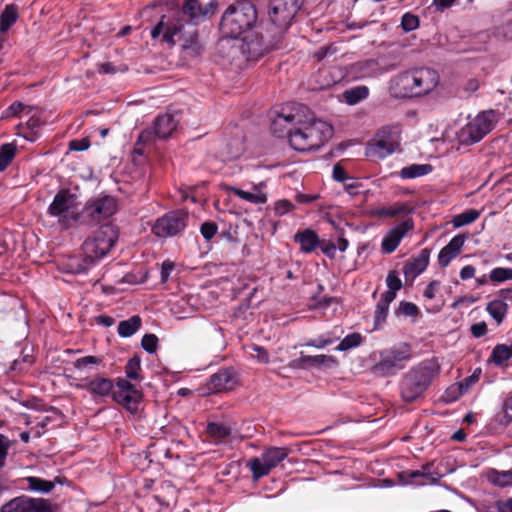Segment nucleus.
I'll list each match as a JSON object with an SVG mask.
<instances>
[{"mask_svg":"<svg viewBox=\"0 0 512 512\" xmlns=\"http://www.w3.org/2000/svg\"><path fill=\"white\" fill-rule=\"evenodd\" d=\"M217 4V0H187L182 9L172 8L161 16L151 30V37L169 47L180 43L189 55H198L200 45L195 24L214 14Z\"/></svg>","mask_w":512,"mask_h":512,"instance_id":"obj_1","label":"nucleus"},{"mask_svg":"<svg viewBox=\"0 0 512 512\" xmlns=\"http://www.w3.org/2000/svg\"><path fill=\"white\" fill-rule=\"evenodd\" d=\"M256 21L257 11L250 1L237 2L224 12L220 30L224 37L230 38L223 43L229 45L233 58L240 54L245 61H256L269 50L252 32Z\"/></svg>","mask_w":512,"mask_h":512,"instance_id":"obj_2","label":"nucleus"},{"mask_svg":"<svg viewBox=\"0 0 512 512\" xmlns=\"http://www.w3.org/2000/svg\"><path fill=\"white\" fill-rule=\"evenodd\" d=\"M117 240L118 230L112 225H104L94 231L82 244V258H70L68 265L71 272L88 271L110 253Z\"/></svg>","mask_w":512,"mask_h":512,"instance_id":"obj_3","label":"nucleus"},{"mask_svg":"<svg viewBox=\"0 0 512 512\" xmlns=\"http://www.w3.org/2000/svg\"><path fill=\"white\" fill-rule=\"evenodd\" d=\"M439 84V74L431 68H418L395 76L390 91L395 97H420L432 92Z\"/></svg>","mask_w":512,"mask_h":512,"instance_id":"obj_4","label":"nucleus"},{"mask_svg":"<svg viewBox=\"0 0 512 512\" xmlns=\"http://www.w3.org/2000/svg\"><path fill=\"white\" fill-rule=\"evenodd\" d=\"M307 112L308 108L304 105L289 104L283 107L273 122L274 130L276 131L277 127L285 128L291 147L301 152L315 149L309 140V132L305 125Z\"/></svg>","mask_w":512,"mask_h":512,"instance_id":"obj_5","label":"nucleus"},{"mask_svg":"<svg viewBox=\"0 0 512 512\" xmlns=\"http://www.w3.org/2000/svg\"><path fill=\"white\" fill-rule=\"evenodd\" d=\"M401 144V129L397 125L385 126L379 129L367 143L365 154L374 160H382L399 151Z\"/></svg>","mask_w":512,"mask_h":512,"instance_id":"obj_6","label":"nucleus"},{"mask_svg":"<svg viewBox=\"0 0 512 512\" xmlns=\"http://www.w3.org/2000/svg\"><path fill=\"white\" fill-rule=\"evenodd\" d=\"M433 373V369L428 365H419L410 370L400 384L403 400L406 402L416 400L429 386Z\"/></svg>","mask_w":512,"mask_h":512,"instance_id":"obj_7","label":"nucleus"},{"mask_svg":"<svg viewBox=\"0 0 512 512\" xmlns=\"http://www.w3.org/2000/svg\"><path fill=\"white\" fill-rule=\"evenodd\" d=\"M411 358L410 346L400 343L381 352L380 360L374 365L373 372L379 376L394 375L405 367V363Z\"/></svg>","mask_w":512,"mask_h":512,"instance_id":"obj_8","label":"nucleus"},{"mask_svg":"<svg viewBox=\"0 0 512 512\" xmlns=\"http://www.w3.org/2000/svg\"><path fill=\"white\" fill-rule=\"evenodd\" d=\"M495 115L493 111H483L475 117L469 118L458 133V140L465 145H472L479 142L494 127Z\"/></svg>","mask_w":512,"mask_h":512,"instance_id":"obj_9","label":"nucleus"},{"mask_svg":"<svg viewBox=\"0 0 512 512\" xmlns=\"http://www.w3.org/2000/svg\"><path fill=\"white\" fill-rule=\"evenodd\" d=\"M77 197L68 190H60L48 207V213L56 217L58 222L67 228L76 221L79 215Z\"/></svg>","mask_w":512,"mask_h":512,"instance_id":"obj_10","label":"nucleus"},{"mask_svg":"<svg viewBox=\"0 0 512 512\" xmlns=\"http://www.w3.org/2000/svg\"><path fill=\"white\" fill-rule=\"evenodd\" d=\"M288 456V450L283 447H271L266 449L260 457L250 460V468L253 478L259 479L270 473L280 462Z\"/></svg>","mask_w":512,"mask_h":512,"instance_id":"obj_11","label":"nucleus"},{"mask_svg":"<svg viewBox=\"0 0 512 512\" xmlns=\"http://www.w3.org/2000/svg\"><path fill=\"white\" fill-rule=\"evenodd\" d=\"M188 223V212L175 210L158 218L152 227V232L161 238L173 237L182 232Z\"/></svg>","mask_w":512,"mask_h":512,"instance_id":"obj_12","label":"nucleus"},{"mask_svg":"<svg viewBox=\"0 0 512 512\" xmlns=\"http://www.w3.org/2000/svg\"><path fill=\"white\" fill-rule=\"evenodd\" d=\"M300 8L298 0H270L269 16L280 29H287Z\"/></svg>","mask_w":512,"mask_h":512,"instance_id":"obj_13","label":"nucleus"},{"mask_svg":"<svg viewBox=\"0 0 512 512\" xmlns=\"http://www.w3.org/2000/svg\"><path fill=\"white\" fill-rule=\"evenodd\" d=\"M112 398L128 411L135 413L142 400V393L127 379L119 378L116 381V389L112 393Z\"/></svg>","mask_w":512,"mask_h":512,"instance_id":"obj_14","label":"nucleus"},{"mask_svg":"<svg viewBox=\"0 0 512 512\" xmlns=\"http://www.w3.org/2000/svg\"><path fill=\"white\" fill-rule=\"evenodd\" d=\"M117 200L112 196H100L88 201L84 207V214L93 222H100L116 213Z\"/></svg>","mask_w":512,"mask_h":512,"instance_id":"obj_15","label":"nucleus"},{"mask_svg":"<svg viewBox=\"0 0 512 512\" xmlns=\"http://www.w3.org/2000/svg\"><path fill=\"white\" fill-rule=\"evenodd\" d=\"M305 125L309 132V140L315 149L323 146L333 135V127L323 120L316 119L309 110L305 113Z\"/></svg>","mask_w":512,"mask_h":512,"instance_id":"obj_16","label":"nucleus"},{"mask_svg":"<svg viewBox=\"0 0 512 512\" xmlns=\"http://www.w3.org/2000/svg\"><path fill=\"white\" fill-rule=\"evenodd\" d=\"M1 512H53L45 499L17 497L2 506Z\"/></svg>","mask_w":512,"mask_h":512,"instance_id":"obj_17","label":"nucleus"},{"mask_svg":"<svg viewBox=\"0 0 512 512\" xmlns=\"http://www.w3.org/2000/svg\"><path fill=\"white\" fill-rule=\"evenodd\" d=\"M414 227L413 221L410 218L403 220L394 227H392L383 237L381 243V250L383 253L390 254L394 252L399 246L402 239Z\"/></svg>","mask_w":512,"mask_h":512,"instance_id":"obj_18","label":"nucleus"},{"mask_svg":"<svg viewBox=\"0 0 512 512\" xmlns=\"http://www.w3.org/2000/svg\"><path fill=\"white\" fill-rule=\"evenodd\" d=\"M432 468L433 463H427L418 470L405 471L401 474L402 480L406 484L414 485L435 484L439 480L440 474L432 471Z\"/></svg>","mask_w":512,"mask_h":512,"instance_id":"obj_19","label":"nucleus"},{"mask_svg":"<svg viewBox=\"0 0 512 512\" xmlns=\"http://www.w3.org/2000/svg\"><path fill=\"white\" fill-rule=\"evenodd\" d=\"M237 384L235 375L229 370H221L213 374L208 380L205 392L216 394L234 389Z\"/></svg>","mask_w":512,"mask_h":512,"instance_id":"obj_20","label":"nucleus"},{"mask_svg":"<svg viewBox=\"0 0 512 512\" xmlns=\"http://www.w3.org/2000/svg\"><path fill=\"white\" fill-rule=\"evenodd\" d=\"M227 191L233 193L238 198L255 205H262L268 201L266 182L264 181L252 184L251 191H246L234 186H228Z\"/></svg>","mask_w":512,"mask_h":512,"instance_id":"obj_21","label":"nucleus"},{"mask_svg":"<svg viewBox=\"0 0 512 512\" xmlns=\"http://www.w3.org/2000/svg\"><path fill=\"white\" fill-rule=\"evenodd\" d=\"M465 236L456 235L444 246L438 254V263L441 267H447L450 262L461 252L465 243Z\"/></svg>","mask_w":512,"mask_h":512,"instance_id":"obj_22","label":"nucleus"},{"mask_svg":"<svg viewBox=\"0 0 512 512\" xmlns=\"http://www.w3.org/2000/svg\"><path fill=\"white\" fill-rule=\"evenodd\" d=\"M430 252L428 249H422L417 256L409 260L403 269L406 278L415 279L425 271L429 264Z\"/></svg>","mask_w":512,"mask_h":512,"instance_id":"obj_23","label":"nucleus"},{"mask_svg":"<svg viewBox=\"0 0 512 512\" xmlns=\"http://www.w3.org/2000/svg\"><path fill=\"white\" fill-rule=\"evenodd\" d=\"M93 396L105 397L113 393L114 384L111 379L97 377L78 386Z\"/></svg>","mask_w":512,"mask_h":512,"instance_id":"obj_24","label":"nucleus"},{"mask_svg":"<svg viewBox=\"0 0 512 512\" xmlns=\"http://www.w3.org/2000/svg\"><path fill=\"white\" fill-rule=\"evenodd\" d=\"M294 241L300 245L301 252L306 254L313 252L320 244L317 233L311 229L298 231L294 235Z\"/></svg>","mask_w":512,"mask_h":512,"instance_id":"obj_25","label":"nucleus"},{"mask_svg":"<svg viewBox=\"0 0 512 512\" xmlns=\"http://www.w3.org/2000/svg\"><path fill=\"white\" fill-rule=\"evenodd\" d=\"M177 122L171 114H163L154 122V133L159 138H167L175 130Z\"/></svg>","mask_w":512,"mask_h":512,"instance_id":"obj_26","label":"nucleus"},{"mask_svg":"<svg viewBox=\"0 0 512 512\" xmlns=\"http://www.w3.org/2000/svg\"><path fill=\"white\" fill-rule=\"evenodd\" d=\"M481 370L477 369L473 372L472 375L464 378L459 383L450 386V392H456L450 399L457 400L459 397L467 393L472 386H474L480 378Z\"/></svg>","mask_w":512,"mask_h":512,"instance_id":"obj_27","label":"nucleus"},{"mask_svg":"<svg viewBox=\"0 0 512 512\" xmlns=\"http://www.w3.org/2000/svg\"><path fill=\"white\" fill-rule=\"evenodd\" d=\"M487 480L494 486L505 488L512 486V468L506 471L489 469L486 473Z\"/></svg>","mask_w":512,"mask_h":512,"instance_id":"obj_28","label":"nucleus"},{"mask_svg":"<svg viewBox=\"0 0 512 512\" xmlns=\"http://www.w3.org/2000/svg\"><path fill=\"white\" fill-rule=\"evenodd\" d=\"M486 311L499 325L507 315L508 305L503 300L495 299L487 304Z\"/></svg>","mask_w":512,"mask_h":512,"instance_id":"obj_29","label":"nucleus"},{"mask_svg":"<svg viewBox=\"0 0 512 512\" xmlns=\"http://www.w3.org/2000/svg\"><path fill=\"white\" fill-rule=\"evenodd\" d=\"M369 96V89L367 86L360 85L345 90L342 94L344 101L348 105H356L360 101L366 99Z\"/></svg>","mask_w":512,"mask_h":512,"instance_id":"obj_30","label":"nucleus"},{"mask_svg":"<svg viewBox=\"0 0 512 512\" xmlns=\"http://www.w3.org/2000/svg\"><path fill=\"white\" fill-rule=\"evenodd\" d=\"M18 20V7L15 4H8L0 14V31L7 32Z\"/></svg>","mask_w":512,"mask_h":512,"instance_id":"obj_31","label":"nucleus"},{"mask_svg":"<svg viewBox=\"0 0 512 512\" xmlns=\"http://www.w3.org/2000/svg\"><path fill=\"white\" fill-rule=\"evenodd\" d=\"M432 169L430 164H411L403 167L399 175L402 179H414L429 174L432 172Z\"/></svg>","mask_w":512,"mask_h":512,"instance_id":"obj_32","label":"nucleus"},{"mask_svg":"<svg viewBox=\"0 0 512 512\" xmlns=\"http://www.w3.org/2000/svg\"><path fill=\"white\" fill-rule=\"evenodd\" d=\"M207 434L209 438L214 441L216 444L222 443L226 438H228L231 434L230 427L219 424V423H209L207 425Z\"/></svg>","mask_w":512,"mask_h":512,"instance_id":"obj_33","label":"nucleus"},{"mask_svg":"<svg viewBox=\"0 0 512 512\" xmlns=\"http://www.w3.org/2000/svg\"><path fill=\"white\" fill-rule=\"evenodd\" d=\"M141 323V318L138 315H134L127 320L121 321L117 328L118 334L124 338L130 337L140 329Z\"/></svg>","mask_w":512,"mask_h":512,"instance_id":"obj_34","label":"nucleus"},{"mask_svg":"<svg viewBox=\"0 0 512 512\" xmlns=\"http://www.w3.org/2000/svg\"><path fill=\"white\" fill-rule=\"evenodd\" d=\"M26 488L33 492L49 493L54 487V482L44 480L38 477H27L24 479Z\"/></svg>","mask_w":512,"mask_h":512,"instance_id":"obj_35","label":"nucleus"},{"mask_svg":"<svg viewBox=\"0 0 512 512\" xmlns=\"http://www.w3.org/2000/svg\"><path fill=\"white\" fill-rule=\"evenodd\" d=\"M355 67L359 76L362 78L374 77L381 73L377 61L373 59L358 62Z\"/></svg>","mask_w":512,"mask_h":512,"instance_id":"obj_36","label":"nucleus"},{"mask_svg":"<svg viewBox=\"0 0 512 512\" xmlns=\"http://www.w3.org/2000/svg\"><path fill=\"white\" fill-rule=\"evenodd\" d=\"M125 374L128 379L139 382L143 380L141 374V358L138 355H134L128 360L125 366Z\"/></svg>","mask_w":512,"mask_h":512,"instance_id":"obj_37","label":"nucleus"},{"mask_svg":"<svg viewBox=\"0 0 512 512\" xmlns=\"http://www.w3.org/2000/svg\"><path fill=\"white\" fill-rule=\"evenodd\" d=\"M480 214V211L476 209L466 210L458 215H455L452 219V224L455 228L469 225L476 221L480 217Z\"/></svg>","mask_w":512,"mask_h":512,"instance_id":"obj_38","label":"nucleus"},{"mask_svg":"<svg viewBox=\"0 0 512 512\" xmlns=\"http://www.w3.org/2000/svg\"><path fill=\"white\" fill-rule=\"evenodd\" d=\"M34 108L23 104L22 102H14L2 113V118L9 119L21 116V114L30 115Z\"/></svg>","mask_w":512,"mask_h":512,"instance_id":"obj_39","label":"nucleus"},{"mask_svg":"<svg viewBox=\"0 0 512 512\" xmlns=\"http://www.w3.org/2000/svg\"><path fill=\"white\" fill-rule=\"evenodd\" d=\"M386 284L388 287V290L383 293L382 295L387 296L389 299H395L396 292L401 289L402 282L399 277V273L395 270L389 271L387 278H386Z\"/></svg>","mask_w":512,"mask_h":512,"instance_id":"obj_40","label":"nucleus"},{"mask_svg":"<svg viewBox=\"0 0 512 512\" xmlns=\"http://www.w3.org/2000/svg\"><path fill=\"white\" fill-rule=\"evenodd\" d=\"M512 357V350L510 345L497 344L491 353V360L496 365H502L504 362Z\"/></svg>","mask_w":512,"mask_h":512,"instance_id":"obj_41","label":"nucleus"},{"mask_svg":"<svg viewBox=\"0 0 512 512\" xmlns=\"http://www.w3.org/2000/svg\"><path fill=\"white\" fill-rule=\"evenodd\" d=\"M394 299H389L385 295H381V298L377 302L375 312H374V318L375 323L380 324L386 320V317L388 315L389 305Z\"/></svg>","mask_w":512,"mask_h":512,"instance_id":"obj_42","label":"nucleus"},{"mask_svg":"<svg viewBox=\"0 0 512 512\" xmlns=\"http://www.w3.org/2000/svg\"><path fill=\"white\" fill-rule=\"evenodd\" d=\"M16 154V146L13 143L3 144L0 147V171H4Z\"/></svg>","mask_w":512,"mask_h":512,"instance_id":"obj_43","label":"nucleus"},{"mask_svg":"<svg viewBox=\"0 0 512 512\" xmlns=\"http://www.w3.org/2000/svg\"><path fill=\"white\" fill-rule=\"evenodd\" d=\"M499 422L508 425L512 422V392L508 393L502 402Z\"/></svg>","mask_w":512,"mask_h":512,"instance_id":"obj_44","label":"nucleus"},{"mask_svg":"<svg viewBox=\"0 0 512 512\" xmlns=\"http://www.w3.org/2000/svg\"><path fill=\"white\" fill-rule=\"evenodd\" d=\"M489 280L492 283L498 284L508 280H512V268L508 267H497L490 271Z\"/></svg>","mask_w":512,"mask_h":512,"instance_id":"obj_45","label":"nucleus"},{"mask_svg":"<svg viewBox=\"0 0 512 512\" xmlns=\"http://www.w3.org/2000/svg\"><path fill=\"white\" fill-rule=\"evenodd\" d=\"M362 342V336L359 333H352L343 338L338 344L336 350L346 351L355 347H358Z\"/></svg>","mask_w":512,"mask_h":512,"instance_id":"obj_46","label":"nucleus"},{"mask_svg":"<svg viewBox=\"0 0 512 512\" xmlns=\"http://www.w3.org/2000/svg\"><path fill=\"white\" fill-rule=\"evenodd\" d=\"M301 362L304 365H310V366H321V365H328L329 363L333 362V357L327 356V355H306L301 356Z\"/></svg>","mask_w":512,"mask_h":512,"instance_id":"obj_47","label":"nucleus"},{"mask_svg":"<svg viewBox=\"0 0 512 512\" xmlns=\"http://www.w3.org/2000/svg\"><path fill=\"white\" fill-rule=\"evenodd\" d=\"M295 208L294 204L287 199H280L274 203L273 209L276 216H283Z\"/></svg>","mask_w":512,"mask_h":512,"instance_id":"obj_48","label":"nucleus"},{"mask_svg":"<svg viewBox=\"0 0 512 512\" xmlns=\"http://www.w3.org/2000/svg\"><path fill=\"white\" fill-rule=\"evenodd\" d=\"M142 348L148 353H155L158 347V338L154 334H145L141 340Z\"/></svg>","mask_w":512,"mask_h":512,"instance_id":"obj_49","label":"nucleus"},{"mask_svg":"<svg viewBox=\"0 0 512 512\" xmlns=\"http://www.w3.org/2000/svg\"><path fill=\"white\" fill-rule=\"evenodd\" d=\"M101 362H102L101 357L89 355V356H84V357L77 359L74 362V367L76 369H84L89 365H98Z\"/></svg>","mask_w":512,"mask_h":512,"instance_id":"obj_50","label":"nucleus"},{"mask_svg":"<svg viewBox=\"0 0 512 512\" xmlns=\"http://www.w3.org/2000/svg\"><path fill=\"white\" fill-rule=\"evenodd\" d=\"M401 25L405 31H412L419 25L418 17L409 13H406L402 17Z\"/></svg>","mask_w":512,"mask_h":512,"instance_id":"obj_51","label":"nucleus"},{"mask_svg":"<svg viewBox=\"0 0 512 512\" xmlns=\"http://www.w3.org/2000/svg\"><path fill=\"white\" fill-rule=\"evenodd\" d=\"M200 231L206 240H210L216 235L218 227L215 223L205 222L201 225Z\"/></svg>","mask_w":512,"mask_h":512,"instance_id":"obj_52","label":"nucleus"},{"mask_svg":"<svg viewBox=\"0 0 512 512\" xmlns=\"http://www.w3.org/2000/svg\"><path fill=\"white\" fill-rule=\"evenodd\" d=\"M405 210H406L405 205L397 203L391 207L381 208L378 213H379V215H382V216L393 217L399 213L404 212Z\"/></svg>","mask_w":512,"mask_h":512,"instance_id":"obj_53","label":"nucleus"},{"mask_svg":"<svg viewBox=\"0 0 512 512\" xmlns=\"http://www.w3.org/2000/svg\"><path fill=\"white\" fill-rule=\"evenodd\" d=\"M318 247L321 248L323 254L327 257L333 259L336 255V244L332 241H320Z\"/></svg>","mask_w":512,"mask_h":512,"instance_id":"obj_54","label":"nucleus"},{"mask_svg":"<svg viewBox=\"0 0 512 512\" xmlns=\"http://www.w3.org/2000/svg\"><path fill=\"white\" fill-rule=\"evenodd\" d=\"M90 147V140L88 138L75 139L70 141L69 149L72 151H85Z\"/></svg>","mask_w":512,"mask_h":512,"instance_id":"obj_55","label":"nucleus"},{"mask_svg":"<svg viewBox=\"0 0 512 512\" xmlns=\"http://www.w3.org/2000/svg\"><path fill=\"white\" fill-rule=\"evenodd\" d=\"M181 303H184V300H183V299H181L180 301H178V302H176V303L172 304V306H171V309H170V310H171L172 314L175 316V318H177V319H185V318H188V317L191 315V313H192V309H191V308H188V310H187V311H185V310H183V311L179 310V307H180V304H181Z\"/></svg>","mask_w":512,"mask_h":512,"instance_id":"obj_56","label":"nucleus"},{"mask_svg":"<svg viewBox=\"0 0 512 512\" xmlns=\"http://www.w3.org/2000/svg\"><path fill=\"white\" fill-rule=\"evenodd\" d=\"M243 151V144L240 139H235L233 141V149L228 151L225 155L226 160L236 159L238 158Z\"/></svg>","mask_w":512,"mask_h":512,"instance_id":"obj_57","label":"nucleus"},{"mask_svg":"<svg viewBox=\"0 0 512 512\" xmlns=\"http://www.w3.org/2000/svg\"><path fill=\"white\" fill-rule=\"evenodd\" d=\"M470 331L475 338L483 337L488 331L487 324L484 321L475 323L471 326Z\"/></svg>","mask_w":512,"mask_h":512,"instance_id":"obj_58","label":"nucleus"},{"mask_svg":"<svg viewBox=\"0 0 512 512\" xmlns=\"http://www.w3.org/2000/svg\"><path fill=\"white\" fill-rule=\"evenodd\" d=\"M399 310L405 316H416L419 313L418 307L411 302H402Z\"/></svg>","mask_w":512,"mask_h":512,"instance_id":"obj_59","label":"nucleus"},{"mask_svg":"<svg viewBox=\"0 0 512 512\" xmlns=\"http://www.w3.org/2000/svg\"><path fill=\"white\" fill-rule=\"evenodd\" d=\"M439 287H440L439 281L434 280V281L430 282L423 292L424 297H426L427 299H430V300L434 299Z\"/></svg>","mask_w":512,"mask_h":512,"instance_id":"obj_60","label":"nucleus"},{"mask_svg":"<svg viewBox=\"0 0 512 512\" xmlns=\"http://www.w3.org/2000/svg\"><path fill=\"white\" fill-rule=\"evenodd\" d=\"M9 443L6 438L0 434V468L5 464V460L8 454Z\"/></svg>","mask_w":512,"mask_h":512,"instance_id":"obj_61","label":"nucleus"},{"mask_svg":"<svg viewBox=\"0 0 512 512\" xmlns=\"http://www.w3.org/2000/svg\"><path fill=\"white\" fill-rule=\"evenodd\" d=\"M253 351L256 353L255 355H253V357L256 358L258 362H261V363L269 362L268 352L264 348L255 345V346H253Z\"/></svg>","mask_w":512,"mask_h":512,"instance_id":"obj_62","label":"nucleus"},{"mask_svg":"<svg viewBox=\"0 0 512 512\" xmlns=\"http://www.w3.org/2000/svg\"><path fill=\"white\" fill-rule=\"evenodd\" d=\"M476 269L472 265H466L460 270V278L461 280H468L475 276Z\"/></svg>","mask_w":512,"mask_h":512,"instance_id":"obj_63","label":"nucleus"},{"mask_svg":"<svg viewBox=\"0 0 512 512\" xmlns=\"http://www.w3.org/2000/svg\"><path fill=\"white\" fill-rule=\"evenodd\" d=\"M496 508L498 512H512V498L498 501Z\"/></svg>","mask_w":512,"mask_h":512,"instance_id":"obj_64","label":"nucleus"}]
</instances>
